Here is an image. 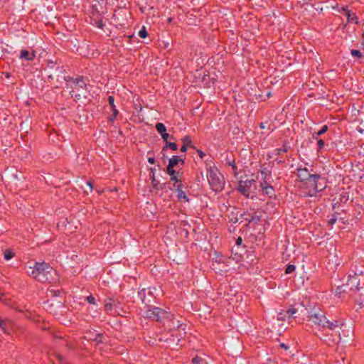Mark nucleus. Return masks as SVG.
Returning a JSON list of instances; mask_svg holds the SVG:
<instances>
[{"label": "nucleus", "mask_w": 364, "mask_h": 364, "mask_svg": "<svg viewBox=\"0 0 364 364\" xmlns=\"http://www.w3.org/2000/svg\"><path fill=\"white\" fill-rule=\"evenodd\" d=\"M183 144H186V146L195 148L193 146H192V141L189 136H185L182 139Z\"/></svg>", "instance_id": "27"}, {"label": "nucleus", "mask_w": 364, "mask_h": 364, "mask_svg": "<svg viewBox=\"0 0 364 364\" xmlns=\"http://www.w3.org/2000/svg\"><path fill=\"white\" fill-rule=\"evenodd\" d=\"M281 346L285 349H287V346L284 343H282Z\"/></svg>", "instance_id": "56"}, {"label": "nucleus", "mask_w": 364, "mask_h": 364, "mask_svg": "<svg viewBox=\"0 0 364 364\" xmlns=\"http://www.w3.org/2000/svg\"><path fill=\"white\" fill-rule=\"evenodd\" d=\"M85 300L90 304H96L95 298L92 295H89L85 297Z\"/></svg>", "instance_id": "32"}, {"label": "nucleus", "mask_w": 364, "mask_h": 364, "mask_svg": "<svg viewBox=\"0 0 364 364\" xmlns=\"http://www.w3.org/2000/svg\"><path fill=\"white\" fill-rule=\"evenodd\" d=\"M230 220L235 223L238 221V218L237 217H235L234 219L231 218Z\"/></svg>", "instance_id": "54"}, {"label": "nucleus", "mask_w": 364, "mask_h": 364, "mask_svg": "<svg viewBox=\"0 0 364 364\" xmlns=\"http://www.w3.org/2000/svg\"><path fill=\"white\" fill-rule=\"evenodd\" d=\"M102 334L101 333H97L95 335V337L94 338H91L92 340H93L94 341H95L97 343V344H100V343H102Z\"/></svg>", "instance_id": "35"}, {"label": "nucleus", "mask_w": 364, "mask_h": 364, "mask_svg": "<svg viewBox=\"0 0 364 364\" xmlns=\"http://www.w3.org/2000/svg\"><path fill=\"white\" fill-rule=\"evenodd\" d=\"M226 164L228 166H230L232 167V171L234 172L235 175L237 174V166L235 163L234 159H229L228 157L226 158Z\"/></svg>", "instance_id": "19"}, {"label": "nucleus", "mask_w": 364, "mask_h": 364, "mask_svg": "<svg viewBox=\"0 0 364 364\" xmlns=\"http://www.w3.org/2000/svg\"><path fill=\"white\" fill-rule=\"evenodd\" d=\"M187 149L188 146H186V144H183L182 146L181 147V151L182 152H186L187 151Z\"/></svg>", "instance_id": "50"}, {"label": "nucleus", "mask_w": 364, "mask_h": 364, "mask_svg": "<svg viewBox=\"0 0 364 364\" xmlns=\"http://www.w3.org/2000/svg\"><path fill=\"white\" fill-rule=\"evenodd\" d=\"M180 341H181V339H180V338H178V339H177V344L178 343V342H179Z\"/></svg>", "instance_id": "61"}, {"label": "nucleus", "mask_w": 364, "mask_h": 364, "mask_svg": "<svg viewBox=\"0 0 364 364\" xmlns=\"http://www.w3.org/2000/svg\"><path fill=\"white\" fill-rule=\"evenodd\" d=\"M328 126H327V125H323V126L321 127V129L317 132V133L321 136V135H322L323 134H324L325 132H327V130H328Z\"/></svg>", "instance_id": "40"}, {"label": "nucleus", "mask_w": 364, "mask_h": 364, "mask_svg": "<svg viewBox=\"0 0 364 364\" xmlns=\"http://www.w3.org/2000/svg\"><path fill=\"white\" fill-rule=\"evenodd\" d=\"M60 290L59 289H48V296H51V297H56V296H59L60 295Z\"/></svg>", "instance_id": "20"}, {"label": "nucleus", "mask_w": 364, "mask_h": 364, "mask_svg": "<svg viewBox=\"0 0 364 364\" xmlns=\"http://www.w3.org/2000/svg\"><path fill=\"white\" fill-rule=\"evenodd\" d=\"M325 142L323 139H320L317 141V151H321V150L324 147Z\"/></svg>", "instance_id": "36"}, {"label": "nucleus", "mask_w": 364, "mask_h": 364, "mask_svg": "<svg viewBox=\"0 0 364 364\" xmlns=\"http://www.w3.org/2000/svg\"><path fill=\"white\" fill-rule=\"evenodd\" d=\"M178 323H179V321H178ZM183 326H184V325H183V324H181V323H178V324H177V328H178V329L182 328V330L183 331V335H185V334H186V332H185V328H184V327H183Z\"/></svg>", "instance_id": "48"}, {"label": "nucleus", "mask_w": 364, "mask_h": 364, "mask_svg": "<svg viewBox=\"0 0 364 364\" xmlns=\"http://www.w3.org/2000/svg\"><path fill=\"white\" fill-rule=\"evenodd\" d=\"M0 328L5 333H9L7 330V321L0 319Z\"/></svg>", "instance_id": "30"}, {"label": "nucleus", "mask_w": 364, "mask_h": 364, "mask_svg": "<svg viewBox=\"0 0 364 364\" xmlns=\"http://www.w3.org/2000/svg\"><path fill=\"white\" fill-rule=\"evenodd\" d=\"M359 279L358 277V273L354 272L353 275L349 274L348 279L345 286L349 287L350 290H358Z\"/></svg>", "instance_id": "7"}, {"label": "nucleus", "mask_w": 364, "mask_h": 364, "mask_svg": "<svg viewBox=\"0 0 364 364\" xmlns=\"http://www.w3.org/2000/svg\"><path fill=\"white\" fill-rule=\"evenodd\" d=\"M297 310L295 309V308H291L289 309H288L285 313L286 315H287L289 317H291L294 314H295L296 313Z\"/></svg>", "instance_id": "37"}, {"label": "nucleus", "mask_w": 364, "mask_h": 364, "mask_svg": "<svg viewBox=\"0 0 364 364\" xmlns=\"http://www.w3.org/2000/svg\"><path fill=\"white\" fill-rule=\"evenodd\" d=\"M19 57L21 59H25V60L31 61L35 58L36 54L33 52L30 53V52H28V50L23 49L21 51V54H20Z\"/></svg>", "instance_id": "14"}, {"label": "nucleus", "mask_w": 364, "mask_h": 364, "mask_svg": "<svg viewBox=\"0 0 364 364\" xmlns=\"http://www.w3.org/2000/svg\"><path fill=\"white\" fill-rule=\"evenodd\" d=\"M254 180H246L245 181H240L238 184V191L246 198H249L251 191V187L254 184Z\"/></svg>", "instance_id": "6"}, {"label": "nucleus", "mask_w": 364, "mask_h": 364, "mask_svg": "<svg viewBox=\"0 0 364 364\" xmlns=\"http://www.w3.org/2000/svg\"><path fill=\"white\" fill-rule=\"evenodd\" d=\"M138 35L141 38H144L147 36L148 33L144 26H143L142 28L139 31Z\"/></svg>", "instance_id": "33"}, {"label": "nucleus", "mask_w": 364, "mask_h": 364, "mask_svg": "<svg viewBox=\"0 0 364 364\" xmlns=\"http://www.w3.org/2000/svg\"><path fill=\"white\" fill-rule=\"evenodd\" d=\"M148 162L151 164H154L155 163V159L153 157H149L148 158Z\"/></svg>", "instance_id": "52"}, {"label": "nucleus", "mask_w": 364, "mask_h": 364, "mask_svg": "<svg viewBox=\"0 0 364 364\" xmlns=\"http://www.w3.org/2000/svg\"><path fill=\"white\" fill-rule=\"evenodd\" d=\"M168 147L173 151H176L178 149V145L174 142H166L165 147L163 149Z\"/></svg>", "instance_id": "29"}, {"label": "nucleus", "mask_w": 364, "mask_h": 364, "mask_svg": "<svg viewBox=\"0 0 364 364\" xmlns=\"http://www.w3.org/2000/svg\"><path fill=\"white\" fill-rule=\"evenodd\" d=\"M271 185L267 182V180H262L261 182H260V188H261V190L264 189V187H269Z\"/></svg>", "instance_id": "41"}, {"label": "nucleus", "mask_w": 364, "mask_h": 364, "mask_svg": "<svg viewBox=\"0 0 364 364\" xmlns=\"http://www.w3.org/2000/svg\"><path fill=\"white\" fill-rule=\"evenodd\" d=\"M167 173L170 176H173L176 173V171L173 169V166H170V164L167 166Z\"/></svg>", "instance_id": "39"}, {"label": "nucleus", "mask_w": 364, "mask_h": 364, "mask_svg": "<svg viewBox=\"0 0 364 364\" xmlns=\"http://www.w3.org/2000/svg\"><path fill=\"white\" fill-rule=\"evenodd\" d=\"M176 336H177L176 335L173 334V335H172L173 340H174L175 337H176Z\"/></svg>", "instance_id": "60"}, {"label": "nucleus", "mask_w": 364, "mask_h": 364, "mask_svg": "<svg viewBox=\"0 0 364 364\" xmlns=\"http://www.w3.org/2000/svg\"><path fill=\"white\" fill-rule=\"evenodd\" d=\"M146 309L143 312V316L145 318L160 322L171 321L173 319V315L164 309L149 305H146Z\"/></svg>", "instance_id": "3"}, {"label": "nucleus", "mask_w": 364, "mask_h": 364, "mask_svg": "<svg viewBox=\"0 0 364 364\" xmlns=\"http://www.w3.org/2000/svg\"><path fill=\"white\" fill-rule=\"evenodd\" d=\"M262 191L266 196H267L269 198H272L275 196L274 189L272 186L269 187H264V189H262Z\"/></svg>", "instance_id": "17"}, {"label": "nucleus", "mask_w": 364, "mask_h": 364, "mask_svg": "<svg viewBox=\"0 0 364 364\" xmlns=\"http://www.w3.org/2000/svg\"><path fill=\"white\" fill-rule=\"evenodd\" d=\"M311 178H314V180H307L304 184L309 187V191L314 190L316 188V184L318 181L321 180V177L319 174L312 175Z\"/></svg>", "instance_id": "12"}, {"label": "nucleus", "mask_w": 364, "mask_h": 364, "mask_svg": "<svg viewBox=\"0 0 364 364\" xmlns=\"http://www.w3.org/2000/svg\"><path fill=\"white\" fill-rule=\"evenodd\" d=\"M282 314L279 313V317L278 318V319H281V320L283 319V317L282 316Z\"/></svg>", "instance_id": "58"}, {"label": "nucleus", "mask_w": 364, "mask_h": 364, "mask_svg": "<svg viewBox=\"0 0 364 364\" xmlns=\"http://www.w3.org/2000/svg\"><path fill=\"white\" fill-rule=\"evenodd\" d=\"M14 256V252L10 250H6L4 252V258L5 260H10Z\"/></svg>", "instance_id": "22"}, {"label": "nucleus", "mask_w": 364, "mask_h": 364, "mask_svg": "<svg viewBox=\"0 0 364 364\" xmlns=\"http://www.w3.org/2000/svg\"><path fill=\"white\" fill-rule=\"evenodd\" d=\"M177 192V198L181 202H188L189 199L186 193L182 190V183L173 184Z\"/></svg>", "instance_id": "11"}, {"label": "nucleus", "mask_w": 364, "mask_h": 364, "mask_svg": "<svg viewBox=\"0 0 364 364\" xmlns=\"http://www.w3.org/2000/svg\"><path fill=\"white\" fill-rule=\"evenodd\" d=\"M260 173H261V176H262V180H267V175H268V171L266 170V169H264V170H262L260 171ZM269 175H270V173H269Z\"/></svg>", "instance_id": "42"}, {"label": "nucleus", "mask_w": 364, "mask_h": 364, "mask_svg": "<svg viewBox=\"0 0 364 364\" xmlns=\"http://www.w3.org/2000/svg\"><path fill=\"white\" fill-rule=\"evenodd\" d=\"M308 168H297V176L301 182L305 183L307 180H314Z\"/></svg>", "instance_id": "8"}, {"label": "nucleus", "mask_w": 364, "mask_h": 364, "mask_svg": "<svg viewBox=\"0 0 364 364\" xmlns=\"http://www.w3.org/2000/svg\"><path fill=\"white\" fill-rule=\"evenodd\" d=\"M112 114L109 117L108 120H109V122L112 123V122H114L117 116L118 115L119 111L117 108H114V109H112Z\"/></svg>", "instance_id": "26"}, {"label": "nucleus", "mask_w": 364, "mask_h": 364, "mask_svg": "<svg viewBox=\"0 0 364 364\" xmlns=\"http://www.w3.org/2000/svg\"><path fill=\"white\" fill-rule=\"evenodd\" d=\"M116 306V302L114 299L109 298L106 300L105 304V309L107 313L112 314L113 307Z\"/></svg>", "instance_id": "15"}, {"label": "nucleus", "mask_w": 364, "mask_h": 364, "mask_svg": "<svg viewBox=\"0 0 364 364\" xmlns=\"http://www.w3.org/2000/svg\"><path fill=\"white\" fill-rule=\"evenodd\" d=\"M319 136H320V135L317 133V132H314V133L312 134V138H313L314 139L316 140V141H318V139H318Z\"/></svg>", "instance_id": "49"}, {"label": "nucleus", "mask_w": 364, "mask_h": 364, "mask_svg": "<svg viewBox=\"0 0 364 364\" xmlns=\"http://www.w3.org/2000/svg\"><path fill=\"white\" fill-rule=\"evenodd\" d=\"M75 86L73 90L70 92L71 96L74 98V100L78 101L81 99L82 96H85V93L81 90H86V83L82 80V77H77L73 80Z\"/></svg>", "instance_id": "4"}, {"label": "nucleus", "mask_w": 364, "mask_h": 364, "mask_svg": "<svg viewBox=\"0 0 364 364\" xmlns=\"http://www.w3.org/2000/svg\"><path fill=\"white\" fill-rule=\"evenodd\" d=\"M27 274L41 283H50L57 277L56 271L45 262H36L33 266H29L27 269Z\"/></svg>", "instance_id": "1"}, {"label": "nucleus", "mask_w": 364, "mask_h": 364, "mask_svg": "<svg viewBox=\"0 0 364 364\" xmlns=\"http://www.w3.org/2000/svg\"><path fill=\"white\" fill-rule=\"evenodd\" d=\"M362 45L364 46V41L363 42Z\"/></svg>", "instance_id": "62"}, {"label": "nucleus", "mask_w": 364, "mask_h": 364, "mask_svg": "<svg viewBox=\"0 0 364 364\" xmlns=\"http://www.w3.org/2000/svg\"><path fill=\"white\" fill-rule=\"evenodd\" d=\"M161 137L162 139H164V141H165L166 142H168V139L169 138V134L166 133V132L164 134H162L161 135Z\"/></svg>", "instance_id": "44"}, {"label": "nucleus", "mask_w": 364, "mask_h": 364, "mask_svg": "<svg viewBox=\"0 0 364 364\" xmlns=\"http://www.w3.org/2000/svg\"><path fill=\"white\" fill-rule=\"evenodd\" d=\"M151 180V184H152V186L156 188V189H159L160 187H159V181H157L156 178H155V174H152L150 177Z\"/></svg>", "instance_id": "25"}, {"label": "nucleus", "mask_w": 364, "mask_h": 364, "mask_svg": "<svg viewBox=\"0 0 364 364\" xmlns=\"http://www.w3.org/2000/svg\"><path fill=\"white\" fill-rule=\"evenodd\" d=\"M206 177L212 191L220 192L223 190L224 177L216 166H210L207 168Z\"/></svg>", "instance_id": "2"}, {"label": "nucleus", "mask_w": 364, "mask_h": 364, "mask_svg": "<svg viewBox=\"0 0 364 364\" xmlns=\"http://www.w3.org/2000/svg\"><path fill=\"white\" fill-rule=\"evenodd\" d=\"M309 321L319 328H324L325 323H326V317L321 313H314L309 316Z\"/></svg>", "instance_id": "5"}, {"label": "nucleus", "mask_w": 364, "mask_h": 364, "mask_svg": "<svg viewBox=\"0 0 364 364\" xmlns=\"http://www.w3.org/2000/svg\"><path fill=\"white\" fill-rule=\"evenodd\" d=\"M150 171L152 173V174H154V171H155L154 168H150Z\"/></svg>", "instance_id": "57"}, {"label": "nucleus", "mask_w": 364, "mask_h": 364, "mask_svg": "<svg viewBox=\"0 0 364 364\" xmlns=\"http://www.w3.org/2000/svg\"><path fill=\"white\" fill-rule=\"evenodd\" d=\"M336 217L333 216L332 218L329 219L328 224L331 225H333L334 223H336Z\"/></svg>", "instance_id": "46"}, {"label": "nucleus", "mask_w": 364, "mask_h": 364, "mask_svg": "<svg viewBox=\"0 0 364 364\" xmlns=\"http://www.w3.org/2000/svg\"><path fill=\"white\" fill-rule=\"evenodd\" d=\"M87 185L90 187V191L92 192L93 190V186L90 181H87Z\"/></svg>", "instance_id": "51"}, {"label": "nucleus", "mask_w": 364, "mask_h": 364, "mask_svg": "<svg viewBox=\"0 0 364 364\" xmlns=\"http://www.w3.org/2000/svg\"><path fill=\"white\" fill-rule=\"evenodd\" d=\"M171 181H174L175 182L174 184L182 183L181 180H179L178 178V177L176 176H175V174L173 176H171Z\"/></svg>", "instance_id": "43"}, {"label": "nucleus", "mask_w": 364, "mask_h": 364, "mask_svg": "<svg viewBox=\"0 0 364 364\" xmlns=\"http://www.w3.org/2000/svg\"><path fill=\"white\" fill-rule=\"evenodd\" d=\"M241 242H242V239H241L240 237H239V238L237 240L236 243H237V245H240V244H241Z\"/></svg>", "instance_id": "55"}, {"label": "nucleus", "mask_w": 364, "mask_h": 364, "mask_svg": "<svg viewBox=\"0 0 364 364\" xmlns=\"http://www.w3.org/2000/svg\"><path fill=\"white\" fill-rule=\"evenodd\" d=\"M146 293L150 296H152V292L150 290H146V289H142L139 291H138V296L140 299V300L142 301V303L145 304V305H147V303L150 302V300H147L146 299Z\"/></svg>", "instance_id": "13"}, {"label": "nucleus", "mask_w": 364, "mask_h": 364, "mask_svg": "<svg viewBox=\"0 0 364 364\" xmlns=\"http://www.w3.org/2000/svg\"><path fill=\"white\" fill-rule=\"evenodd\" d=\"M197 153L201 159H203L205 156V154L200 149H197Z\"/></svg>", "instance_id": "45"}, {"label": "nucleus", "mask_w": 364, "mask_h": 364, "mask_svg": "<svg viewBox=\"0 0 364 364\" xmlns=\"http://www.w3.org/2000/svg\"><path fill=\"white\" fill-rule=\"evenodd\" d=\"M289 147L287 145H284L282 148H278L274 150L275 154L280 155L283 153L287 152Z\"/></svg>", "instance_id": "24"}, {"label": "nucleus", "mask_w": 364, "mask_h": 364, "mask_svg": "<svg viewBox=\"0 0 364 364\" xmlns=\"http://www.w3.org/2000/svg\"><path fill=\"white\" fill-rule=\"evenodd\" d=\"M316 188L314 190L309 191L308 196L310 197L316 196L317 193H319L324 190L326 187L325 179L321 178V180L318 181L316 184Z\"/></svg>", "instance_id": "10"}, {"label": "nucleus", "mask_w": 364, "mask_h": 364, "mask_svg": "<svg viewBox=\"0 0 364 364\" xmlns=\"http://www.w3.org/2000/svg\"><path fill=\"white\" fill-rule=\"evenodd\" d=\"M250 216V218H246V221L250 224L254 223L255 224L258 223L260 221V217L257 215L255 213L254 214H247Z\"/></svg>", "instance_id": "18"}, {"label": "nucleus", "mask_w": 364, "mask_h": 364, "mask_svg": "<svg viewBox=\"0 0 364 364\" xmlns=\"http://www.w3.org/2000/svg\"><path fill=\"white\" fill-rule=\"evenodd\" d=\"M355 272L358 273V277L360 276V275H363V270L355 271Z\"/></svg>", "instance_id": "53"}, {"label": "nucleus", "mask_w": 364, "mask_h": 364, "mask_svg": "<svg viewBox=\"0 0 364 364\" xmlns=\"http://www.w3.org/2000/svg\"><path fill=\"white\" fill-rule=\"evenodd\" d=\"M192 363L193 364H205V360L200 357L196 356L193 358Z\"/></svg>", "instance_id": "31"}, {"label": "nucleus", "mask_w": 364, "mask_h": 364, "mask_svg": "<svg viewBox=\"0 0 364 364\" xmlns=\"http://www.w3.org/2000/svg\"><path fill=\"white\" fill-rule=\"evenodd\" d=\"M339 264H340V261H339L338 262H337L336 261V266H338V265H339Z\"/></svg>", "instance_id": "59"}, {"label": "nucleus", "mask_w": 364, "mask_h": 364, "mask_svg": "<svg viewBox=\"0 0 364 364\" xmlns=\"http://www.w3.org/2000/svg\"><path fill=\"white\" fill-rule=\"evenodd\" d=\"M108 102L111 107V109H114V108H117L115 105H114V98L113 96H109L108 97Z\"/></svg>", "instance_id": "38"}, {"label": "nucleus", "mask_w": 364, "mask_h": 364, "mask_svg": "<svg viewBox=\"0 0 364 364\" xmlns=\"http://www.w3.org/2000/svg\"><path fill=\"white\" fill-rule=\"evenodd\" d=\"M346 16H347L348 21H349V22L355 21V23H357V21H356L357 18H356V16L355 14H353L350 11H348L346 12Z\"/></svg>", "instance_id": "23"}, {"label": "nucleus", "mask_w": 364, "mask_h": 364, "mask_svg": "<svg viewBox=\"0 0 364 364\" xmlns=\"http://www.w3.org/2000/svg\"><path fill=\"white\" fill-rule=\"evenodd\" d=\"M295 269H296L295 265H294V264H288L287 266V268H286V270H285V273L287 274H291V273H292L293 272L295 271Z\"/></svg>", "instance_id": "34"}, {"label": "nucleus", "mask_w": 364, "mask_h": 364, "mask_svg": "<svg viewBox=\"0 0 364 364\" xmlns=\"http://www.w3.org/2000/svg\"><path fill=\"white\" fill-rule=\"evenodd\" d=\"M344 325V322L342 320H333L329 321L326 318V323H325L324 328H328L331 331H335L337 328H341Z\"/></svg>", "instance_id": "9"}, {"label": "nucleus", "mask_w": 364, "mask_h": 364, "mask_svg": "<svg viewBox=\"0 0 364 364\" xmlns=\"http://www.w3.org/2000/svg\"><path fill=\"white\" fill-rule=\"evenodd\" d=\"M247 214H250L247 212H245L243 214H240L241 218H244V220L246 221V218H250V216H248Z\"/></svg>", "instance_id": "47"}, {"label": "nucleus", "mask_w": 364, "mask_h": 364, "mask_svg": "<svg viewBox=\"0 0 364 364\" xmlns=\"http://www.w3.org/2000/svg\"><path fill=\"white\" fill-rule=\"evenodd\" d=\"M156 129L161 135L166 132L165 125L161 122H159L156 124Z\"/></svg>", "instance_id": "21"}, {"label": "nucleus", "mask_w": 364, "mask_h": 364, "mask_svg": "<svg viewBox=\"0 0 364 364\" xmlns=\"http://www.w3.org/2000/svg\"><path fill=\"white\" fill-rule=\"evenodd\" d=\"M179 162H181L182 164H184V160L181 159L178 156H173L168 161V164H170V166L174 167L176 166Z\"/></svg>", "instance_id": "16"}, {"label": "nucleus", "mask_w": 364, "mask_h": 364, "mask_svg": "<svg viewBox=\"0 0 364 364\" xmlns=\"http://www.w3.org/2000/svg\"><path fill=\"white\" fill-rule=\"evenodd\" d=\"M350 53H351L352 56L355 57L358 59H360L363 58V53L358 50L353 49L350 50Z\"/></svg>", "instance_id": "28"}]
</instances>
